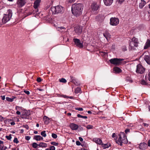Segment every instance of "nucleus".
Segmentation results:
<instances>
[{
    "mask_svg": "<svg viewBox=\"0 0 150 150\" xmlns=\"http://www.w3.org/2000/svg\"><path fill=\"white\" fill-rule=\"evenodd\" d=\"M149 47H150V40L149 39H148L147 42L146 43L144 49H146Z\"/></svg>",
    "mask_w": 150,
    "mask_h": 150,
    "instance_id": "obj_24",
    "label": "nucleus"
},
{
    "mask_svg": "<svg viewBox=\"0 0 150 150\" xmlns=\"http://www.w3.org/2000/svg\"><path fill=\"white\" fill-rule=\"evenodd\" d=\"M1 99H2L3 100H5V96H1Z\"/></svg>",
    "mask_w": 150,
    "mask_h": 150,
    "instance_id": "obj_58",
    "label": "nucleus"
},
{
    "mask_svg": "<svg viewBox=\"0 0 150 150\" xmlns=\"http://www.w3.org/2000/svg\"><path fill=\"white\" fill-rule=\"evenodd\" d=\"M77 117L78 118H81L85 119H86L88 118V117L86 116H83L79 114H77Z\"/></svg>",
    "mask_w": 150,
    "mask_h": 150,
    "instance_id": "obj_32",
    "label": "nucleus"
},
{
    "mask_svg": "<svg viewBox=\"0 0 150 150\" xmlns=\"http://www.w3.org/2000/svg\"><path fill=\"white\" fill-rule=\"evenodd\" d=\"M141 83V84L144 85H146L147 84V83L146 82L144 79L142 80Z\"/></svg>",
    "mask_w": 150,
    "mask_h": 150,
    "instance_id": "obj_36",
    "label": "nucleus"
},
{
    "mask_svg": "<svg viewBox=\"0 0 150 150\" xmlns=\"http://www.w3.org/2000/svg\"><path fill=\"white\" fill-rule=\"evenodd\" d=\"M122 50L123 51H125L127 50V47L125 45H124L122 47Z\"/></svg>",
    "mask_w": 150,
    "mask_h": 150,
    "instance_id": "obj_38",
    "label": "nucleus"
},
{
    "mask_svg": "<svg viewBox=\"0 0 150 150\" xmlns=\"http://www.w3.org/2000/svg\"><path fill=\"white\" fill-rule=\"evenodd\" d=\"M15 123L12 120L11 122V125H15Z\"/></svg>",
    "mask_w": 150,
    "mask_h": 150,
    "instance_id": "obj_57",
    "label": "nucleus"
},
{
    "mask_svg": "<svg viewBox=\"0 0 150 150\" xmlns=\"http://www.w3.org/2000/svg\"><path fill=\"white\" fill-rule=\"evenodd\" d=\"M15 98V97H13L11 98L8 97H6V100L9 102H12L13 101L14 99Z\"/></svg>",
    "mask_w": 150,
    "mask_h": 150,
    "instance_id": "obj_29",
    "label": "nucleus"
},
{
    "mask_svg": "<svg viewBox=\"0 0 150 150\" xmlns=\"http://www.w3.org/2000/svg\"><path fill=\"white\" fill-rule=\"evenodd\" d=\"M144 59L147 64H150V56H145Z\"/></svg>",
    "mask_w": 150,
    "mask_h": 150,
    "instance_id": "obj_21",
    "label": "nucleus"
},
{
    "mask_svg": "<svg viewBox=\"0 0 150 150\" xmlns=\"http://www.w3.org/2000/svg\"><path fill=\"white\" fill-rule=\"evenodd\" d=\"M25 127L27 129H28V128H29V127L28 126V125H26L25 126Z\"/></svg>",
    "mask_w": 150,
    "mask_h": 150,
    "instance_id": "obj_62",
    "label": "nucleus"
},
{
    "mask_svg": "<svg viewBox=\"0 0 150 150\" xmlns=\"http://www.w3.org/2000/svg\"><path fill=\"white\" fill-rule=\"evenodd\" d=\"M115 135H116V134L115 133H113L112 135V137L113 138L114 137H115Z\"/></svg>",
    "mask_w": 150,
    "mask_h": 150,
    "instance_id": "obj_61",
    "label": "nucleus"
},
{
    "mask_svg": "<svg viewBox=\"0 0 150 150\" xmlns=\"http://www.w3.org/2000/svg\"><path fill=\"white\" fill-rule=\"evenodd\" d=\"M73 41L74 44L78 47L80 48H83V44L81 42L79 39L77 38H74L73 39Z\"/></svg>",
    "mask_w": 150,
    "mask_h": 150,
    "instance_id": "obj_10",
    "label": "nucleus"
},
{
    "mask_svg": "<svg viewBox=\"0 0 150 150\" xmlns=\"http://www.w3.org/2000/svg\"><path fill=\"white\" fill-rule=\"evenodd\" d=\"M51 11L54 14L61 13L64 11V8L63 7L60 6H57L52 7Z\"/></svg>",
    "mask_w": 150,
    "mask_h": 150,
    "instance_id": "obj_6",
    "label": "nucleus"
},
{
    "mask_svg": "<svg viewBox=\"0 0 150 150\" xmlns=\"http://www.w3.org/2000/svg\"><path fill=\"white\" fill-rule=\"evenodd\" d=\"M26 2V0H19V7L24 6Z\"/></svg>",
    "mask_w": 150,
    "mask_h": 150,
    "instance_id": "obj_23",
    "label": "nucleus"
},
{
    "mask_svg": "<svg viewBox=\"0 0 150 150\" xmlns=\"http://www.w3.org/2000/svg\"><path fill=\"white\" fill-rule=\"evenodd\" d=\"M52 137L54 139H56L57 138V135L55 134L52 133Z\"/></svg>",
    "mask_w": 150,
    "mask_h": 150,
    "instance_id": "obj_39",
    "label": "nucleus"
},
{
    "mask_svg": "<svg viewBox=\"0 0 150 150\" xmlns=\"http://www.w3.org/2000/svg\"><path fill=\"white\" fill-rule=\"evenodd\" d=\"M124 60L123 59L114 58L111 59L110 60V62L112 64L118 65L120 64L122 62V61Z\"/></svg>",
    "mask_w": 150,
    "mask_h": 150,
    "instance_id": "obj_7",
    "label": "nucleus"
},
{
    "mask_svg": "<svg viewBox=\"0 0 150 150\" xmlns=\"http://www.w3.org/2000/svg\"><path fill=\"white\" fill-rule=\"evenodd\" d=\"M99 8V6L95 2L93 3L91 5L92 11L93 12H96ZM95 13H96V12Z\"/></svg>",
    "mask_w": 150,
    "mask_h": 150,
    "instance_id": "obj_11",
    "label": "nucleus"
},
{
    "mask_svg": "<svg viewBox=\"0 0 150 150\" xmlns=\"http://www.w3.org/2000/svg\"><path fill=\"white\" fill-rule=\"evenodd\" d=\"M37 81L38 82H41L42 81L40 77H38L37 78Z\"/></svg>",
    "mask_w": 150,
    "mask_h": 150,
    "instance_id": "obj_46",
    "label": "nucleus"
},
{
    "mask_svg": "<svg viewBox=\"0 0 150 150\" xmlns=\"http://www.w3.org/2000/svg\"><path fill=\"white\" fill-rule=\"evenodd\" d=\"M30 114V112L22 107H19V115L22 118L27 119Z\"/></svg>",
    "mask_w": 150,
    "mask_h": 150,
    "instance_id": "obj_4",
    "label": "nucleus"
},
{
    "mask_svg": "<svg viewBox=\"0 0 150 150\" xmlns=\"http://www.w3.org/2000/svg\"><path fill=\"white\" fill-rule=\"evenodd\" d=\"M59 81L61 82L65 83L67 82L66 80L64 78H62L61 79H59Z\"/></svg>",
    "mask_w": 150,
    "mask_h": 150,
    "instance_id": "obj_37",
    "label": "nucleus"
},
{
    "mask_svg": "<svg viewBox=\"0 0 150 150\" xmlns=\"http://www.w3.org/2000/svg\"><path fill=\"white\" fill-rule=\"evenodd\" d=\"M24 93L28 95H29L30 94V93L28 91L24 90L23 92H19V95H20L24 94L23 93Z\"/></svg>",
    "mask_w": 150,
    "mask_h": 150,
    "instance_id": "obj_28",
    "label": "nucleus"
},
{
    "mask_svg": "<svg viewBox=\"0 0 150 150\" xmlns=\"http://www.w3.org/2000/svg\"><path fill=\"white\" fill-rule=\"evenodd\" d=\"M102 145V147H103V149H105L106 148H108L109 146H111V145L110 144H109V145L108 144H101Z\"/></svg>",
    "mask_w": 150,
    "mask_h": 150,
    "instance_id": "obj_30",
    "label": "nucleus"
},
{
    "mask_svg": "<svg viewBox=\"0 0 150 150\" xmlns=\"http://www.w3.org/2000/svg\"><path fill=\"white\" fill-rule=\"evenodd\" d=\"M13 141L14 143H16V144H17L18 142V139L16 138H14Z\"/></svg>",
    "mask_w": 150,
    "mask_h": 150,
    "instance_id": "obj_43",
    "label": "nucleus"
},
{
    "mask_svg": "<svg viewBox=\"0 0 150 150\" xmlns=\"http://www.w3.org/2000/svg\"><path fill=\"white\" fill-rule=\"evenodd\" d=\"M143 125H144V126L145 127H147L149 125L147 124H146V123H143Z\"/></svg>",
    "mask_w": 150,
    "mask_h": 150,
    "instance_id": "obj_53",
    "label": "nucleus"
},
{
    "mask_svg": "<svg viewBox=\"0 0 150 150\" xmlns=\"http://www.w3.org/2000/svg\"><path fill=\"white\" fill-rule=\"evenodd\" d=\"M70 77L71 78V82L73 83L76 85L77 86L80 84V82L77 79H76L75 77L72 76H71Z\"/></svg>",
    "mask_w": 150,
    "mask_h": 150,
    "instance_id": "obj_14",
    "label": "nucleus"
},
{
    "mask_svg": "<svg viewBox=\"0 0 150 150\" xmlns=\"http://www.w3.org/2000/svg\"><path fill=\"white\" fill-rule=\"evenodd\" d=\"M138 39L134 37L130 42L129 45V50H136V48L138 47L139 44Z\"/></svg>",
    "mask_w": 150,
    "mask_h": 150,
    "instance_id": "obj_2",
    "label": "nucleus"
},
{
    "mask_svg": "<svg viewBox=\"0 0 150 150\" xmlns=\"http://www.w3.org/2000/svg\"><path fill=\"white\" fill-rule=\"evenodd\" d=\"M145 71V68L143 67L142 65L139 64L137 67L136 72L137 73L142 74Z\"/></svg>",
    "mask_w": 150,
    "mask_h": 150,
    "instance_id": "obj_9",
    "label": "nucleus"
},
{
    "mask_svg": "<svg viewBox=\"0 0 150 150\" xmlns=\"http://www.w3.org/2000/svg\"><path fill=\"white\" fill-rule=\"evenodd\" d=\"M105 4L107 6L110 5L113 2V0H103Z\"/></svg>",
    "mask_w": 150,
    "mask_h": 150,
    "instance_id": "obj_16",
    "label": "nucleus"
},
{
    "mask_svg": "<svg viewBox=\"0 0 150 150\" xmlns=\"http://www.w3.org/2000/svg\"><path fill=\"white\" fill-rule=\"evenodd\" d=\"M74 31L75 33H77L78 35H79L81 33L82 30L79 26H77L75 27L74 28Z\"/></svg>",
    "mask_w": 150,
    "mask_h": 150,
    "instance_id": "obj_15",
    "label": "nucleus"
},
{
    "mask_svg": "<svg viewBox=\"0 0 150 150\" xmlns=\"http://www.w3.org/2000/svg\"><path fill=\"white\" fill-rule=\"evenodd\" d=\"M40 134H41V135L43 136L44 137H46L47 134L46 133V131H43L41 132L40 133Z\"/></svg>",
    "mask_w": 150,
    "mask_h": 150,
    "instance_id": "obj_33",
    "label": "nucleus"
},
{
    "mask_svg": "<svg viewBox=\"0 0 150 150\" xmlns=\"http://www.w3.org/2000/svg\"><path fill=\"white\" fill-rule=\"evenodd\" d=\"M116 142L121 146L122 145V143L127 144V140L126 136L125 135L124 133H122L121 134L119 135V137L118 140L116 141Z\"/></svg>",
    "mask_w": 150,
    "mask_h": 150,
    "instance_id": "obj_3",
    "label": "nucleus"
},
{
    "mask_svg": "<svg viewBox=\"0 0 150 150\" xmlns=\"http://www.w3.org/2000/svg\"><path fill=\"white\" fill-rule=\"evenodd\" d=\"M114 70L115 73H118L121 72L122 71L118 67H115Z\"/></svg>",
    "mask_w": 150,
    "mask_h": 150,
    "instance_id": "obj_27",
    "label": "nucleus"
},
{
    "mask_svg": "<svg viewBox=\"0 0 150 150\" xmlns=\"http://www.w3.org/2000/svg\"><path fill=\"white\" fill-rule=\"evenodd\" d=\"M69 127L73 130H76L79 128L78 125L74 123H71L69 125Z\"/></svg>",
    "mask_w": 150,
    "mask_h": 150,
    "instance_id": "obj_13",
    "label": "nucleus"
},
{
    "mask_svg": "<svg viewBox=\"0 0 150 150\" xmlns=\"http://www.w3.org/2000/svg\"><path fill=\"white\" fill-rule=\"evenodd\" d=\"M50 149V150H55V147L54 146H51Z\"/></svg>",
    "mask_w": 150,
    "mask_h": 150,
    "instance_id": "obj_47",
    "label": "nucleus"
},
{
    "mask_svg": "<svg viewBox=\"0 0 150 150\" xmlns=\"http://www.w3.org/2000/svg\"><path fill=\"white\" fill-rule=\"evenodd\" d=\"M51 144L52 145H53L55 146H58V143H57V142H51Z\"/></svg>",
    "mask_w": 150,
    "mask_h": 150,
    "instance_id": "obj_40",
    "label": "nucleus"
},
{
    "mask_svg": "<svg viewBox=\"0 0 150 150\" xmlns=\"http://www.w3.org/2000/svg\"><path fill=\"white\" fill-rule=\"evenodd\" d=\"M81 150H87L86 149L84 148H82L81 149Z\"/></svg>",
    "mask_w": 150,
    "mask_h": 150,
    "instance_id": "obj_64",
    "label": "nucleus"
},
{
    "mask_svg": "<svg viewBox=\"0 0 150 150\" xmlns=\"http://www.w3.org/2000/svg\"><path fill=\"white\" fill-rule=\"evenodd\" d=\"M76 144L77 146H79L81 145L80 142L79 141H77L76 142Z\"/></svg>",
    "mask_w": 150,
    "mask_h": 150,
    "instance_id": "obj_48",
    "label": "nucleus"
},
{
    "mask_svg": "<svg viewBox=\"0 0 150 150\" xmlns=\"http://www.w3.org/2000/svg\"><path fill=\"white\" fill-rule=\"evenodd\" d=\"M41 2V0H36L34 2V7L35 8V10L34 11L35 13H37L38 12V7L39 6L40 2Z\"/></svg>",
    "mask_w": 150,
    "mask_h": 150,
    "instance_id": "obj_12",
    "label": "nucleus"
},
{
    "mask_svg": "<svg viewBox=\"0 0 150 150\" xmlns=\"http://www.w3.org/2000/svg\"><path fill=\"white\" fill-rule=\"evenodd\" d=\"M38 146H39V144L36 142H33L32 144V146L34 148H36Z\"/></svg>",
    "mask_w": 150,
    "mask_h": 150,
    "instance_id": "obj_35",
    "label": "nucleus"
},
{
    "mask_svg": "<svg viewBox=\"0 0 150 150\" xmlns=\"http://www.w3.org/2000/svg\"><path fill=\"white\" fill-rule=\"evenodd\" d=\"M6 137L7 139L8 140H10L12 138L11 135L10 134L8 136H6Z\"/></svg>",
    "mask_w": 150,
    "mask_h": 150,
    "instance_id": "obj_41",
    "label": "nucleus"
},
{
    "mask_svg": "<svg viewBox=\"0 0 150 150\" xmlns=\"http://www.w3.org/2000/svg\"><path fill=\"white\" fill-rule=\"evenodd\" d=\"M62 97L64 98H68V96H66L65 95H62Z\"/></svg>",
    "mask_w": 150,
    "mask_h": 150,
    "instance_id": "obj_51",
    "label": "nucleus"
},
{
    "mask_svg": "<svg viewBox=\"0 0 150 150\" xmlns=\"http://www.w3.org/2000/svg\"><path fill=\"white\" fill-rule=\"evenodd\" d=\"M149 80L150 81V71H149Z\"/></svg>",
    "mask_w": 150,
    "mask_h": 150,
    "instance_id": "obj_63",
    "label": "nucleus"
},
{
    "mask_svg": "<svg viewBox=\"0 0 150 150\" xmlns=\"http://www.w3.org/2000/svg\"><path fill=\"white\" fill-rule=\"evenodd\" d=\"M129 132V129H127L125 130V132L126 134H127V133Z\"/></svg>",
    "mask_w": 150,
    "mask_h": 150,
    "instance_id": "obj_49",
    "label": "nucleus"
},
{
    "mask_svg": "<svg viewBox=\"0 0 150 150\" xmlns=\"http://www.w3.org/2000/svg\"><path fill=\"white\" fill-rule=\"evenodd\" d=\"M93 141L94 142H95L96 144L99 145H101L102 143V140L99 138H94L93 139Z\"/></svg>",
    "mask_w": 150,
    "mask_h": 150,
    "instance_id": "obj_18",
    "label": "nucleus"
},
{
    "mask_svg": "<svg viewBox=\"0 0 150 150\" xmlns=\"http://www.w3.org/2000/svg\"><path fill=\"white\" fill-rule=\"evenodd\" d=\"M103 35L107 40L108 39L110 38L111 35L107 31H105V33H103Z\"/></svg>",
    "mask_w": 150,
    "mask_h": 150,
    "instance_id": "obj_17",
    "label": "nucleus"
},
{
    "mask_svg": "<svg viewBox=\"0 0 150 150\" xmlns=\"http://www.w3.org/2000/svg\"><path fill=\"white\" fill-rule=\"evenodd\" d=\"M79 139L81 142H82L83 141V139L81 137H79Z\"/></svg>",
    "mask_w": 150,
    "mask_h": 150,
    "instance_id": "obj_55",
    "label": "nucleus"
},
{
    "mask_svg": "<svg viewBox=\"0 0 150 150\" xmlns=\"http://www.w3.org/2000/svg\"><path fill=\"white\" fill-rule=\"evenodd\" d=\"M12 15V11L8 10L6 14H5L2 19V22L3 23H5L9 21L11 18Z\"/></svg>",
    "mask_w": 150,
    "mask_h": 150,
    "instance_id": "obj_5",
    "label": "nucleus"
},
{
    "mask_svg": "<svg viewBox=\"0 0 150 150\" xmlns=\"http://www.w3.org/2000/svg\"><path fill=\"white\" fill-rule=\"evenodd\" d=\"M11 121H12L11 120L8 119H7V120H6V122H8L9 123L11 124Z\"/></svg>",
    "mask_w": 150,
    "mask_h": 150,
    "instance_id": "obj_52",
    "label": "nucleus"
},
{
    "mask_svg": "<svg viewBox=\"0 0 150 150\" xmlns=\"http://www.w3.org/2000/svg\"><path fill=\"white\" fill-rule=\"evenodd\" d=\"M3 146H0V150H3Z\"/></svg>",
    "mask_w": 150,
    "mask_h": 150,
    "instance_id": "obj_60",
    "label": "nucleus"
},
{
    "mask_svg": "<svg viewBox=\"0 0 150 150\" xmlns=\"http://www.w3.org/2000/svg\"><path fill=\"white\" fill-rule=\"evenodd\" d=\"M83 9V6L82 4H74L71 7V11L73 15L78 17L81 16L82 13Z\"/></svg>",
    "mask_w": 150,
    "mask_h": 150,
    "instance_id": "obj_1",
    "label": "nucleus"
},
{
    "mask_svg": "<svg viewBox=\"0 0 150 150\" xmlns=\"http://www.w3.org/2000/svg\"><path fill=\"white\" fill-rule=\"evenodd\" d=\"M25 138L26 140H29L30 139V137L28 136H26Z\"/></svg>",
    "mask_w": 150,
    "mask_h": 150,
    "instance_id": "obj_44",
    "label": "nucleus"
},
{
    "mask_svg": "<svg viewBox=\"0 0 150 150\" xmlns=\"http://www.w3.org/2000/svg\"><path fill=\"white\" fill-rule=\"evenodd\" d=\"M39 146L41 147H46L47 146V144L45 142H41L39 144Z\"/></svg>",
    "mask_w": 150,
    "mask_h": 150,
    "instance_id": "obj_26",
    "label": "nucleus"
},
{
    "mask_svg": "<svg viewBox=\"0 0 150 150\" xmlns=\"http://www.w3.org/2000/svg\"><path fill=\"white\" fill-rule=\"evenodd\" d=\"M34 139L37 141H40L43 139L42 137L39 135H36L34 136Z\"/></svg>",
    "mask_w": 150,
    "mask_h": 150,
    "instance_id": "obj_22",
    "label": "nucleus"
},
{
    "mask_svg": "<svg viewBox=\"0 0 150 150\" xmlns=\"http://www.w3.org/2000/svg\"><path fill=\"white\" fill-rule=\"evenodd\" d=\"M76 0H68V1L69 3H72L75 1Z\"/></svg>",
    "mask_w": 150,
    "mask_h": 150,
    "instance_id": "obj_50",
    "label": "nucleus"
},
{
    "mask_svg": "<svg viewBox=\"0 0 150 150\" xmlns=\"http://www.w3.org/2000/svg\"><path fill=\"white\" fill-rule=\"evenodd\" d=\"M84 126L85 127L88 129H92L93 127V126L91 125H88L86 126L84 125Z\"/></svg>",
    "mask_w": 150,
    "mask_h": 150,
    "instance_id": "obj_34",
    "label": "nucleus"
},
{
    "mask_svg": "<svg viewBox=\"0 0 150 150\" xmlns=\"http://www.w3.org/2000/svg\"><path fill=\"white\" fill-rule=\"evenodd\" d=\"M43 121L46 125H47L50 122V119L46 116H44L43 118Z\"/></svg>",
    "mask_w": 150,
    "mask_h": 150,
    "instance_id": "obj_19",
    "label": "nucleus"
},
{
    "mask_svg": "<svg viewBox=\"0 0 150 150\" xmlns=\"http://www.w3.org/2000/svg\"><path fill=\"white\" fill-rule=\"evenodd\" d=\"M125 0H118L119 3H120V4H121L122 3L124 2V1Z\"/></svg>",
    "mask_w": 150,
    "mask_h": 150,
    "instance_id": "obj_56",
    "label": "nucleus"
},
{
    "mask_svg": "<svg viewBox=\"0 0 150 150\" xmlns=\"http://www.w3.org/2000/svg\"><path fill=\"white\" fill-rule=\"evenodd\" d=\"M147 145L148 146H150V139L148 141Z\"/></svg>",
    "mask_w": 150,
    "mask_h": 150,
    "instance_id": "obj_54",
    "label": "nucleus"
},
{
    "mask_svg": "<svg viewBox=\"0 0 150 150\" xmlns=\"http://www.w3.org/2000/svg\"><path fill=\"white\" fill-rule=\"evenodd\" d=\"M75 93H81V89L79 87H77L76 88L75 90Z\"/></svg>",
    "mask_w": 150,
    "mask_h": 150,
    "instance_id": "obj_31",
    "label": "nucleus"
},
{
    "mask_svg": "<svg viewBox=\"0 0 150 150\" xmlns=\"http://www.w3.org/2000/svg\"><path fill=\"white\" fill-rule=\"evenodd\" d=\"M76 110H79L80 111H82L83 110V109L82 108H75Z\"/></svg>",
    "mask_w": 150,
    "mask_h": 150,
    "instance_id": "obj_45",
    "label": "nucleus"
},
{
    "mask_svg": "<svg viewBox=\"0 0 150 150\" xmlns=\"http://www.w3.org/2000/svg\"><path fill=\"white\" fill-rule=\"evenodd\" d=\"M146 144L145 143V142L141 143L139 145V148L141 149H143L146 147Z\"/></svg>",
    "mask_w": 150,
    "mask_h": 150,
    "instance_id": "obj_25",
    "label": "nucleus"
},
{
    "mask_svg": "<svg viewBox=\"0 0 150 150\" xmlns=\"http://www.w3.org/2000/svg\"><path fill=\"white\" fill-rule=\"evenodd\" d=\"M119 20L118 18L112 17L110 19V24L112 25L116 26L119 24Z\"/></svg>",
    "mask_w": 150,
    "mask_h": 150,
    "instance_id": "obj_8",
    "label": "nucleus"
},
{
    "mask_svg": "<svg viewBox=\"0 0 150 150\" xmlns=\"http://www.w3.org/2000/svg\"><path fill=\"white\" fill-rule=\"evenodd\" d=\"M79 129L81 131H82L83 130V128L82 127H79Z\"/></svg>",
    "mask_w": 150,
    "mask_h": 150,
    "instance_id": "obj_59",
    "label": "nucleus"
},
{
    "mask_svg": "<svg viewBox=\"0 0 150 150\" xmlns=\"http://www.w3.org/2000/svg\"><path fill=\"white\" fill-rule=\"evenodd\" d=\"M126 81H128L129 82L132 83L133 81L132 80H131L130 78H127L126 79Z\"/></svg>",
    "mask_w": 150,
    "mask_h": 150,
    "instance_id": "obj_42",
    "label": "nucleus"
},
{
    "mask_svg": "<svg viewBox=\"0 0 150 150\" xmlns=\"http://www.w3.org/2000/svg\"><path fill=\"white\" fill-rule=\"evenodd\" d=\"M141 2L139 4V7L140 8H142L146 5V3L144 0H141Z\"/></svg>",
    "mask_w": 150,
    "mask_h": 150,
    "instance_id": "obj_20",
    "label": "nucleus"
}]
</instances>
